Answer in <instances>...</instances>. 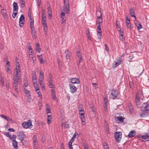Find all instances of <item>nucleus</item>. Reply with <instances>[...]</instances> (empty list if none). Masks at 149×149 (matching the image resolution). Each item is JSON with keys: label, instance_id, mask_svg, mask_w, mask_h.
I'll return each mask as SVG.
<instances>
[{"label": "nucleus", "instance_id": "obj_1", "mask_svg": "<svg viewBox=\"0 0 149 149\" xmlns=\"http://www.w3.org/2000/svg\"><path fill=\"white\" fill-rule=\"evenodd\" d=\"M97 12H98L100 13V16L97 17V19H98V21L96 23V25H97V36L98 37V38L99 39H100L101 38L102 34L101 29L100 26V23H102V22L103 20L102 19V14L100 13V11L99 10L97 12Z\"/></svg>", "mask_w": 149, "mask_h": 149}, {"label": "nucleus", "instance_id": "obj_2", "mask_svg": "<svg viewBox=\"0 0 149 149\" xmlns=\"http://www.w3.org/2000/svg\"><path fill=\"white\" fill-rule=\"evenodd\" d=\"M13 86L18 85V82L20 81L21 80V77L20 75H14L13 77Z\"/></svg>", "mask_w": 149, "mask_h": 149}, {"label": "nucleus", "instance_id": "obj_3", "mask_svg": "<svg viewBox=\"0 0 149 149\" xmlns=\"http://www.w3.org/2000/svg\"><path fill=\"white\" fill-rule=\"evenodd\" d=\"M118 95V92L115 90H112L111 91V93L110 95L111 98L113 99L116 98Z\"/></svg>", "mask_w": 149, "mask_h": 149}, {"label": "nucleus", "instance_id": "obj_4", "mask_svg": "<svg viewBox=\"0 0 149 149\" xmlns=\"http://www.w3.org/2000/svg\"><path fill=\"white\" fill-rule=\"evenodd\" d=\"M142 111H147L149 110V103L148 102L144 103L142 107L141 108Z\"/></svg>", "mask_w": 149, "mask_h": 149}, {"label": "nucleus", "instance_id": "obj_5", "mask_svg": "<svg viewBox=\"0 0 149 149\" xmlns=\"http://www.w3.org/2000/svg\"><path fill=\"white\" fill-rule=\"evenodd\" d=\"M22 125L24 128L26 129L30 128L32 125V122L30 120H29L28 122H24L22 123Z\"/></svg>", "mask_w": 149, "mask_h": 149}, {"label": "nucleus", "instance_id": "obj_6", "mask_svg": "<svg viewBox=\"0 0 149 149\" xmlns=\"http://www.w3.org/2000/svg\"><path fill=\"white\" fill-rule=\"evenodd\" d=\"M64 5L65 6V11L66 12L67 14H68L69 13V5L68 1L64 0Z\"/></svg>", "mask_w": 149, "mask_h": 149}, {"label": "nucleus", "instance_id": "obj_7", "mask_svg": "<svg viewBox=\"0 0 149 149\" xmlns=\"http://www.w3.org/2000/svg\"><path fill=\"white\" fill-rule=\"evenodd\" d=\"M115 134L116 140L118 142H119L121 139L122 135L121 133L120 132H116Z\"/></svg>", "mask_w": 149, "mask_h": 149}, {"label": "nucleus", "instance_id": "obj_8", "mask_svg": "<svg viewBox=\"0 0 149 149\" xmlns=\"http://www.w3.org/2000/svg\"><path fill=\"white\" fill-rule=\"evenodd\" d=\"M24 17L23 15H21L19 19V25L20 27H21L23 26L24 22Z\"/></svg>", "mask_w": 149, "mask_h": 149}, {"label": "nucleus", "instance_id": "obj_9", "mask_svg": "<svg viewBox=\"0 0 149 149\" xmlns=\"http://www.w3.org/2000/svg\"><path fill=\"white\" fill-rule=\"evenodd\" d=\"M19 134L18 135L19 139L21 140L22 143H23V141H24V138L25 137V135L22 132H20L19 133Z\"/></svg>", "mask_w": 149, "mask_h": 149}, {"label": "nucleus", "instance_id": "obj_10", "mask_svg": "<svg viewBox=\"0 0 149 149\" xmlns=\"http://www.w3.org/2000/svg\"><path fill=\"white\" fill-rule=\"evenodd\" d=\"M69 87L70 88V92L72 93H75L77 91V89L76 87L72 84H69Z\"/></svg>", "mask_w": 149, "mask_h": 149}, {"label": "nucleus", "instance_id": "obj_11", "mask_svg": "<svg viewBox=\"0 0 149 149\" xmlns=\"http://www.w3.org/2000/svg\"><path fill=\"white\" fill-rule=\"evenodd\" d=\"M70 80L71 82L73 84H79L80 83L79 79L76 78H71Z\"/></svg>", "mask_w": 149, "mask_h": 149}, {"label": "nucleus", "instance_id": "obj_12", "mask_svg": "<svg viewBox=\"0 0 149 149\" xmlns=\"http://www.w3.org/2000/svg\"><path fill=\"white\" fill-rule=\"evenodd\" d=\"M65 58L66 59L68 60L70 59V56H71V53L68 50H67L65 51Z\"/></svg>", "mask_w": 149, "mask_h": 149}, {"label": "nucleus", "instance_id": "obj_13", "mask_svg": "<svg viewBox=\"0 0 149 149\" xmlns=\"http://www.w3.org/2000/svg\"><path fill=\"white\" fill-rule=\"evenodd\" d=\"M76 53L77 57L79 58V63L78 64V65H79L80 62L82 61V57L81 54L79 51L77 52Z\"/></svg>", "mask_w": 149, "mask_h": 149}, {"label": "nucleus", "instance_id": "obj_14", "mask_svg": "<svg viewBox=\"0 0 149 149\" xmlns=\"http://www.w3.org/2000/svg\"><path fill=\"white\" fill-rule=\"evenodd\" d=\"M135 25L137 27L138 30H139L142 28V26L141 23L138 21H136L135 22Z\"/></svg>", "mask_w": 149, "mask_h": 149}, {"label": "nucleus", "instance_id": "obj_15", "mask_svg": "<svg viewBox=\"0 0 149 149\" xmlns=\"http://www.w3.org/2000/svg\"><path fill=\"white\" fill-rule=\"evenodd\" d=\"M1 12L3 16L4 17L6 21L8 19L7 17L6 12V10L4 9H2L1 10Z\"/></svg>", "mask_w": 149, "mask_h": 149}, {"label": "nucleus", "instance_id": "obj_16", "mask_svg": "<svg viewBox=\"0 0 149 149\" xmlns=\"http://www.w3.org/2000/svg\"><path fill=\"white\" fill-rule=\"evenodd\" d=\"M136 134V132L134 130L131 131L129 133L128 136L129 137H134Z\"/></svg>", "mask_w": 149, "mask_h": 149}, {"label": "nucleus", "instance_id": "obj_17", "mask_svg": "<svg viewBox=\"0 0 149 149\" xmlns=\"http://www.w3.org/2000/svg\"><path fill=\"white\" fill-rule=\"evenodd\" d=\"M31 34L32 37L33 39H36L37 38L36 34L34 29H31Z\"/></svg>", "mask_w": 149, "mask_h": 149}, {"label": "nucleus", "instance_id": "obj_18", "mask_svg": "<svg viewBox=\"0 0 149 149\" xmlns=\"http://www.w3.org/2000/svg\"><path fill=\"white\" fill-rule=\"evenodd\" d=\"M126 26L129 29L131 28V26L130 23V19H129L127 17L126 18Z\"/></svg>", "mask_w": 149, "mask_h": 149}, {"label": "nucleus", "instance_id": "obj_19", "mask_svg": "<svg viewBox=\"0 0 149 149\" xmlns=\"http://www.w3.org/2000/svg\"><path fill=\"white\" fill-rule=\"evenodd\" d=\"M130 15L132 17H134L135 20L136 19V17L135 16V11L133 8H131L130 10Z\"/></svg>", "mask_w": 149, "mask_h": 149}, {"label": "nucleus", "instance_id": "obj_20", "mask_svg": "<svg viewBox=\"0 0 149 149\" xmlns=\"http://www.w3.org/2000/svg\"><path fill=\"white\" fill-rule=\"evenodd\" d=\"M18 10V7L17 4L15 2H14L13 3V12L15 11L17 12Z\"/></svg>", "mask_w": 149, "mask_h": 149}, {"label": "nucleus", "instance_id": "obj_21", "mask_svg": "<svg viewBox=\"0 0 149 149\" xmlns=\"http://www.w3.org/2000/svg\"><path fill=\"white\" fill-rule=\"evenodd\" d=\"M80 118L81 121V123L82 125H85L86 124V123L85 122L86 118L84 115L81 116H80Z\"/></svg>", "mask_w": 149, "mask_h": 149}, {"label": "nucleus", "instance_id": "obj_22", "mask_svg": "<svg viewBox=\"0 0 149 149\" xmlns=\"http://www.w3.org/2000/svg\"><path fill=\"white\" fill-rule=\"evenodd\" d=\"M136 101L137 106H139L141 104L140 99L139 97V96L137 95L136 96Z\"/></svg>", "mask_w": 149, "mask_h": 149}, {"label": "nucleus", "instance_id": "obj_23", "mask_svg": "<svg viewBox=\"0 0 149 149\" xmlns=\"http://www.w3.org/2000/svg\"><path fill=\"white\" fill-rule=\"evenodd\" d=\"M61 127L62 128H68L69 127V124L67 123H62L61 124Z\"/></svg>", "mask_w": 149, "mask_h": 149}, {"label": "nucleus", "instance_id": "obj_24", "mask_svg": "<svg viewBox=\"0 0 149 149\" xmlns=\"http://www.w3.org/2000/svg\"><path fill=\"white\" fill-rule=\"evenodd\" d=\"M36 51L38 52H40L41 51L40 45L38 43H36Z\"/></svg>", "mask_w": 149, "mask_h": 149}, {"label": "nucleus", "instance_id": "obj_25", "mask_svg": "<svg viewBox=\"0 0 149 149\" xmlns=\"http://www.w3.org/2000/svg\"><path fill=\"white\" fill-rule=\"evenodd\" d=\"M129 109L130 113H132L134 111L133 107L131 104L129 103Z\"/></svg>", "mask_w": 149, "mask_h": 149}, {"label": "nucleus", "instance_id": "obj_26", "mask_svg": "<svg viewBox=\"0 0 149 149\" xmlns=\"http://www.w3.org/2000/svg\"><path fill=\"white\" fill-rule=\"evenodd\" d=\"M48 117L47 118V121L48 124H50L51 122V120L52 119V115H47Z\"/></svg>", "mask_w": 149, "mask_h": 149}, {"label": "nucleus", "instance_id": "obj_27", "mask_svg": "<svg viewBox=\"0 0 149 149\" xmlns=\"http://www.w3.org/2000/svg\"><path fill=\"white\" fill-rule=\"evenodd\" d=\"M37 136L36 135H34L33 136V145L35 146L36 145V142L37 141Z\"/></svg>", "mask_w": 149, "mask_h": 149}, {"label": "nucleus", "instance_id": "obj_28", "mask_svg": "<svg viewBox=\"0 0 149 149\" xmlns=\"http://www.w3.org/2000/svg\"><path fill=\"white\" fill-rule=\"evenodd\" d=\"M33 84L34 86V87L35 89V90L36 91H37L39 90V87L37 84L33 83Z\"/></svg>", "mask_w": 149, "mask_h": 149}, {"label": "nucleus", "instance_id": "obj_29", "mask_svg": "<svg viewBox=\"0 0 149 149\" xmlns=\"http://www.w3.org/2000/svg\"><path fill=\"white\" fill-rule=\"evenodd\" d=\"M13 141V146L14 148H17V142L16 140L12 141Z\"/></svg>", "mask_w": 149, "mask_h": 149}, {"label": "nucleus", "instance_id": "obj_30", "mask_svg": "<svg viewBox=\"0 0 149 149\" xmlns=\"http://www.w3.org/2000/svg\"><path fill=\"white\" fill-rule=\"evenodd\" d=\"M38 56L39 57L38 59L40 61V63H44V60H43L42 58V55L38 56Z\"/></svg>", "mask_w": 149, "mask_h": 149}, {"label": "nucleus", "instance_id": "obj_31", "mask_svg": "<svg viewBox=\"0 0 149 149\" xmlns=\"http://www.w3.org/2000/svg\"><path fill=\"white\" fill-rule=\"evenodd\" d=\"M46 106L47 107V109L46 110L47 113H51L49 106L48 104H46Z\"/></svg>", "mask_w": 149, "mask_h": 149}, {"label": "nucleus", "instance_id": "obj_32", "mask_svg": "<svg viewBox=\"0 0 149 149\" xmlns=\"http://www.w3.org/2000/svg\"><path fill=\"white\" fill-rule=\"evenodd\" d=\"M44 73L40 71V73L39 74V79H43L44 78Z\"/></svg>", "mask_w": 149, "mask_h": 149}, {"label": "nucleus", "instance_id": "obj_33", "mask_svg": "<svg viewBox=\"0 0 149 149\" xmlns=\"http://www.w3.org/2000/svg\"><path fill=\"white\" fill-rule=\"evenodd\" d=\"M29 57L31 58V60H32L33 62V63L34 64V61H36V59L34 57L33 55L32 54H31L29 55Z\"/></svg>", "mask_w": 149, "mask_h": 149}, {"label": "nucleus", "instance_id": "obj_34", "mask_svg": "<svg viewBox=\"0 0 149 149\" xmlns=\"http://www.w3.org/2000/svg\"><path fill=\"white\" fill-rule=\"evenodd\" d=\"M24 93L26 94H27V96H31V95L30 94V91L26 89L25 88L24 89Z\"/></svg>", "mask_w": 149, "mask_h": 149}, {"label": "nucleus", "instance_id": "obj_35", "mask_svg": "<svg viewBox=\"0 0 149 149\" xmlns=\"http://www.w3.org/2000/svg\"><path fill=\"white\" fill-rule=\"evenodd\" d=\"M0 81L1 82V84L2 86H3L4 85V79L3 77L1 76L0 78Z\"/></svg>", "mask_w": 149, "mask_h": 149}, {"label": "nucleus", "instance_id": "obj_36", "mask_svg": "<svg viewBox=\"0 0 149 149\" xmlns=\"http://www.w3.org/2000/svg\"><path fill=\"white\" fill-rule=\"evenodd\" d=\"M117 121H119L120 122H122L123 121V118L120 116H118L117 117Z\"/></svg>", "mask_w": 149, "mask_h": 149}, {"label": "nucleus", "instance_id": "obj_37", "mask_svg": "<svg viewBox=\"0 0 149 149\" xmlns=\"http://www.w3.org/2000/svg\"><path fill=\"white\" fill-rule=\"evenodd\" d=\"M52 99L55 100H56L57 99L56 97V94L55 93H53L52 94Z\"/></svg>", "mask_w": 149, "mask_h": 149}, {"label": "nucleus", "instance_id": "obj_38", "mask_svg": "<svg viewBox=\"0 0 149 149\" xmlns=\"http://www.w3.org/2000/svg\"><path fill=\"white\" fill-rule=\"evenodd\" d=\"M103 146L104 149H109L108 145L106 143L104 142L103 143Z\"/></svg>", "mask_w": 149, "mask_h": 149}, {"label": "nucleus", "instance_id": "obj_39", "mask_svg": "<svg viewBox=\"0 0 149 149\" xmlns=\"http://www.w3.org/2000/svg\"><path fill=\"white\" fill-rule=\"evenodd\" d=\"M48 14H51L52 13V11L51 9L50 6L48 7L47 8Z\"/></svg>", "mask_w": 149, "mask_h": 149}, {"label": "nucleus", "instance_id": "obj_40", "mask_svg": "<svg viewBox=\"0 0 149 149\" xmlns=\"http://www.w3.org/2000/svg\"><path fill=\"white\" fill-rule=\"evenodd\" d=\"M31 29H34V21H31L30 24Z\"/></svg>", "mask_w": 149, "mask_h": 149}, {"label": "nucleus", "instance_id": "obj_41", "mask_svg": "<svg viewBox=\"0 0 149 149\" xmlns=\"http://www.w3.org/2000/svg\"><path fill=\"white\" fill-rule=\"evenodd\" d=\"M16 136L15 135H13L12 136V137L11 136V138L10 139V140H11L12 141H15L16 138Z\"/></svg>", "mask_w": 149, "mask_h": 149}, {"label": "nucleus", "instance_id": "obj_42", "mask_svg": "<svg viewBox=\"0 0 149 149\" xmlns=\"http://www.w3.org/2000/svg\"><path fill=\"white\" fill-rule=\"evenodd\" d=\"M49 83V86L50 88H54L55 86L53 84L52 82H50V83Z\"/></svg>", "mask_w": 149, "mask_h": 149}, {"label": "nucleus", "instance_id": "obj_43", "mask_svg": "<svg viewBox=\"0 0 149 149\" xmlns=\"http://www.w3.org/2000/svg\"><path fill=\"white\" fill-rule=\"evenodd\" d=\"M20 3L21 4L22 7L24 6L25 2L23 0H19Z\"/></svg>", "mask_w": 149, "mask_h": 149}, {"label": "nucleus", "instance_id": "obj_44", "mask_svg": "<svg viewBox=\"0 0 149 149\" xmlns=\"http://www.w3.org/2000/svg\"><path fill=\"white\" fill-rule=\"evenodd\" d=\"M49 83H50V82H52V78L51 74H50L49 75Z\"/></svg>", "mask_w": 149, "mask_h": 149}, {"label": "nucleus", "instance_id": "obj_45", "mask_svg": "<svg viewBox=\"0 0 149 149\" xmlns=\"http://www.w3.org/2000/svg\"><path fill=\"white\" fill-rule=\"evenodd\" d=\"M104 107L105 111H108V109L107 108V104H104Z\"/></svg>", "mask_w": 149, "mask_h": 149}, {"label": "nucleus", "instance_id": "obj_46", "mask_svg": "<svg viewBox=\"0 0 149 149\" xmlns=\"http://www.w3.org/2000/svg\"><path fill=\"white\" fill-rule=\"evenodd\" d=\"M0 116L1 117L4 118V119L6 120H8V118L6 116L3 115H0Z\"/></svg>", "mask_w": 149, "mask_h": 149}, {"label": "nucleus", "instance_id": "obj_47", "mask_svg": "<svg viewBox=\"0 0 149 149\" xmlns=\"http://www.w3.org/2000/svg\"><path fill=\"white\" fill-rule=\"evenodd\" d=\"M148 137H149V136H146V135H144V136H141V138L143 139H146L148 138Z\"/></svg>", "mask_w": 149, "mask_h": 149}, {"label": "nucleus", "instance_id": "obj_48", "mask_svg": "<svg viewBox=\"0 0 149 149\" xmlns=\"http://www.w3.org/2000/svg\"><path fill=\"white\" fill-rule=\"evenodd\" d=\"M122 62V59L121 58H120L116 62L117 63H118V65H120L121 63Z\"/></svg>", "mask_w": 149, "mask_h": 149}, {"label": "nucleus", "instance_id": "obj_49", "mask_svg": "<svg viewBox=\"0 0 149 149\" xmlns=\"http://www.w3.org/2000/svg\"><path fill=\"white\" fill-rule=\"evenodd\" d=\"M119 65L118 64V63H117L116 62L115 63H113V68H116L117 66H118Z\"/></svg>", "mask_w": 149, "mask_h": 149}, {"label": "nucleus", "instance_id": "obj_50", "mask_svg": "<svg viewBox=\"0 0 149 149\" xmlns=\"http://www.w3.org/2000/svg\"><path fill=\"white\" fill-rule=\"evenodd\" d=\"M83 146L84 148V149H88V146L87 144L84 143Z\"/></svg>", "mask_w": 149, "mask_h": 149}, {"label": "nucleus", "instance_id": "obj_51", "mask_svg": "<svg viewBox=\"0 0 149 149\" xmlns=\"http://www.w3.org/2000/svg\"><path fill=\"white\" fill-rule=\"evenodd\" d=\"M17 14V12L16 13H13L12 14V17L13 18H15Z\"/></svg>", "mask_w": 149, "mask_h": 149}, {"label": "nucleus", "instance_id": "obj_52", "mask_svg": "<svg viewBox=\"0 0 149 149\" xmlns=\"http://www.w3.org/2000/svg\"><path fill=\"white\" fill-rule=\"evenodd\" d=\"M42 21H46V16H42Z\"/></svg>", "mask_w": 149, "mask_h": 149}, {"label": "nucleus", "instance_id": "obj_53", "mask_svg": "<svg viewBox=\"0 0 149 149\" xmlns=\"http://www.w3.org/2000/svg\"><path fill=\"white\" fill-rule=\"evenodd\" d=\"M105 49L106 51H107L108 52H109V48L107 46V44H105Z\"/></svg>", "mask_w": 149, "mask_h": 149}, {"label": "nucleus", "instance_id": "obj_54", "mask_svg": "<svg viewBox=\"0 0 149 149\" xmlns=\"http://www.w3.org/2000/svg\"><path fill=\"white\" fill-rule=\"evenodd\" d=\"M47 28H45L43 29V31L44 33L46 35H47Z\"/></svg>", "mask_w": 149, "mask_h": 149}, {"label": "nucleus", "instance_id": "obj_55", "mask_svg": "<svg viewBox=\"0 0 149 149\" xmlns=\"http://www.w3.org/2000/svg\"><path fill=\"white\" fill-rule=\"evenodd\" d=\"M17 86L18 85H16V86L15 85V86H13L15 87V91L16 92H17L18 93V92L19 91V90H18V89Z\"/></svg>", "mask_w": 149, "mask_h": 149}, {"label": "nucleus", "instance_id": "obj_56", "mask_svg": "<svg viewBox=\"0 0 149 149\" xmlns=\"http://www.w3.org/2000/svg\"><path fill=\"white\" fill-rule=\"evenodd\" d=\"M37 3L38 6H39L41 4V0H37Z\"/></svg>", "mask_w": 149, "mask_h": 149}, {"label": "nucleus", "instance_id": "obj_57", "mask_svg": "<svg viewBox=\"0 0 149 149\" xmlns=\"http://www.w3.org/2000/svg\"><path fill=\"white\" fill-rule=\"evenodd\" d=\"M5 135L6 136L8 137L10 139V138L11 135L10 134H9L8 132H6Z\"/></svg>", "mask_w": 149, "mask_h": 149}, {"label": "nucleus", "instance_id": "obj_58", "mask_svg": "<svg viewBox=\"0 0 149 149\" xmlns=\"http://www.w3.org/2000/svg\"><path fill=\"white\" fill-rule=\"evenodd\" d=\"M68 146L70 149H73V148L72 146V144L71 143H68Z\"/></svg>", "mask_w": 149, "mask_h": 149}, {"label": "nucleus", "instance_id": "obj_59", "mask_svg": "<svg viewBox=\"0 0 149 149\" xmlns=\"http://www.w3.org/2000/svg\"><path fill=\"white\" fill-rule=\"evenodd\" d=\"M37 94H38V96L41 98L42 97V95H41V92L39 91V92H37Z\"/></svg>", "mask_w": 149, "mask_h": 149}, {"label": "nucleus", "instance_id": "obj_60", "mask_svg": "<svg viewBox=\"0 0 149 149\" xmlns=\"http://www.w3.org/2000/svg\"><path fill=\"white\" fill-rule=\"evenodd\" d=\"M78 110L79 112H84V109L82 108H79Z\"/></svg>", "mask_w": 149, "mask_h": 149}, {"label": "nucleus", "instance_id": "obj_61", "mask_svg": "<svg viewBox=\"0 0 149 149\" xmlns=\"http://www.w3.org/2000/svg\"><path fill=\"white\" fill-rule=\"evenodd\" d=\"M5 61H6V60L7 61V62L6 63V67H8V66L9 67V62L8 61V60L6 59H5Z\"/></svg>", "mask_w": 149, "mask_h": 149}, {"label": "nucleus", "instance_id": "obj_62", "mask_svg": "<svg viewBox=\"0 0 149 149\" xmlns=\"http://www.w3.org/2000/svg\"><path fill=\"white\" fill-rule=\"evenodd\" d=\"M105 128H106V130L108 132V133L109 134V128L108 126V125L106 126H105Z\"/></svg>", "mask_w": 149, "mask_h": 149}, {"label": "nucleus", "instance_id": "obj_63", "mask_svg": "<svg viewBox=\"0 0 149 149\" xmlns=\"http://www.w3.org/2000/svg\"><path fill=\"white\" fill-rule=\"evenodd\" d=\"M28 16L29 17L30 19L31 20V13L29 11L28 12Z\"/></svg>", "mask_w": 149, "mask_h": 149}, {"label": "nucleus", "instance_id": "obj_64", "mask_svg": "<svg viewBox=\"0 0 149 149\" xmlns=\"http://www.w3.org/2000/svg\"><path fill=\"white\" fill-rule=\"evenodd\" d=\"M104 104H107L108 102V99L107 98H104Z\"/></svg>", "mask_w": 149, "mask_h": 149}]
</instances>
